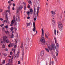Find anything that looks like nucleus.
<instances>
[{"mask_svg": "<svg viewBox=\"0 0 65 65\" xmlns=\"http://www.w3.org/2000/svg\"><path fill=\"white\" fill-rule=\"evenodd\" d=\"M13 23L11 24H11L10 25V26H12V25H13Z\"/></svg>", "mask_w": 65, "mask_h": 65, "instance_id": "603ef678", "label": "nucleus"}, {"mask_svg": "<svg viewBox=\"0 0 65 65\" xmlns=\"http://www.w3.org/2000/svg\"><path fill=\"white\" fill-rule=\"evenodd\" d=\"M19 54H20V52H18L17 53V54H16V56H17V57H19Z\"/></svg>", "mask_w": 65, "mask_h": 65, "instance_id": "6ab92c4d", "label": "nucleus"}, {"mask_svg": "<svg viewBox=\"0 0 65 65\" xmlns=\"http://www.w3.org/2000/svg\"><path fill=\"white\" fill-rule=\"evenodd\" d=\"M58 25L59 29L60 30V31H62V27H63V25L61 24V23L60 22L58 23Z\"/></svg>", "mask_w": 65, "mask_h": 65, "instance_id": "7ed1b4c3", "label": "nucleus"}, {"mask_svg": "<svg viewBox=\"0 0 65 65\" xmlns=\"http://www.w3.org/2000/svg\"><path fill=\"white\" fill-rule=\"evenodd\" d=\"M60 17L61 18L62 17V15H60Z\"/></svg>", "mask_w": 65, "mask_h": 65, "instance_id": "bf43d9fd", "label": "nucleus"}, {"mask_svg": "<svg viewBox=\"0 0 65 65\" xmlns=\"http://www.w3.org/2000/svg\"><path fill=\"white\" fill-rule=\"evenodd\" d=\"M5 60H4L3 61V64H5Z\"/></svg>", "mask_w": 65, "mask_h": 65, "instance_id": "bb28decb", "label": "nucleus"}, {"mask_svg": "<svg viewBox=\"0 0 65 65\" xmlns=\"http://www.w3.org/2000/svg\"><path fill=\"white\" fill-rule=\"evenodd\" d=\"M5 41L6 42V43H8L9 42V40L8 39L6 40Z\"/></svg>", "mask_w": 65, "mask_h": 65, "instance_id": "4be33fe9", "label": "nucleus"}, {"mask_svg": "<svg viewBox=\"0 0 65 65\" xmlns=\"http://www.w3.org/2000/svg\"><path fill=\"white\" fill-rule=\"evenodd\" d=\"M6 65H10V64L9 63H8Z\"/></svg>", "mask_w": 65, "mask_h": 65, "instance_id": "5fc2aeb1", "label": "nucleus"}, {"mask_svg": "<svg viewBox=\"0 0 65 65\" xmlns=\"http://www.w3.org/2000/svg\"><path fill=\"white\" fill-rule=\"evenodd\" d=\"M56 45L57 47H59V44H58V43H56Z\"/></svg>", "mask_w": 65, "mask_h": 65, "instance_id": "c9c22d12", "label": "nucleus"}, {"mask_svg": "<svg viewBox=\"0 0 65 65\" xmlns=\"http://www.w3.org/2000/svg\"><path fill=\"white\" fill-rule=\"evenodd\" d=\"M40 41L41 42V44L43 45H45V44L46 45V43H48V41H47L45 42V39L44 37H42L40 39ZM45 42V43H44Z\"/></svg>", "mask_w": 65, "mask_h": 65, "instance_id": "f03ea898", "label": "nucleus"}, {"mask_svg": "<svg viewBox=\"0 0 65 65\" xmlns=\"http://www.w3.org/2000/svg\"><path fill=\"white\" fill-rule=\"evenodd\" d=\"M20 63H21V62H20V61H19L18 62V64H20Z\"/></svg>", "mask_w": 65, "mask_h": 65, "instance_id": "37998d69", "label": "nucleus"}, {"mask_svg": "<svg viewBox=\"0 0 65 65\" xmlns=\"http://www.w3.org/2000/svg\"><path fill=\"white\" fill-rule=\"evenodd\" d=\"M14 7H13L12 8V10H14Z\"/></svg>", "mask_w": 65, "mask_h": 65, "instance_id": "680f3d73", "label": "nucleus"}, {"mask_svg": "<svg viewBox=\"0 0 65 65\" xmlns=\"http://www.w3.org/2000/svg\"><path fill=\"white\" fill-rule=\"evenodd\" d=\"M5 32L6 34H7V33H8H8H9V32L8 31H5Z\"/></svg>", "mask_w": 65, "mask_h": 65, "instance_id": "e433bc0d", "label": "nucleus"}, {"mask_svg": "<svg viewBox=\"0 0 65 65\" xmlns=\"http://www.w3.org/2000/svg\"><path fill=\"white\" fill-rule=\"evenodd\" d=\"M12 34H13V33H14V31H13V30H12Z\"/></svg>", "mask_w": 65, "mask_h": 65, "instance_id": "13d9d810", "label": "nucleus"}, {"mask_svg": "<svg viewBox=\"0 0 65 65\" xmlns=\"http://www.w3.org/2000/svg\"><path fill=\"white\" fill-rule=\"evenodd\" d=\"M8 9H9H9H10V6H8Z\"/></svg>", "mask_w": 65, "mask_h": 65, "instance_id": "ea45409f", "label": "nucleus"}, {"mask_svg": "<svg viewBox=\"0 0 65 65\" xmlns=\"http://www.w3.org/2000/svg\"><path fill=\"white\" fill-rule=\"evenodd\" d=\"M14 36H13V34H12L11 36V38H13Z\"/></svg>", "mask_w": 65, "mask_h": 65, "instance_id": "7c9ffc66", "label": "nucleus"}, {"mask_svg": "<svg viewBox=\"0 0 65 65\" xmlns=\"http://www.w3.org/2000/svg\"><path fill=\"white\" fill-rule=\"evenodd\" d=\"M24 50H23L22 55V57L21 58L22 60H23V58H24Z\"/></svg>", "mask_w": 65, "mask_h": 65, "instance_id": "9d476101", "label": "nucleus"}, {"mask_svg": "<svg viewBox=\"0 0 65 65\" xmlns=\"http://www.w3.org/2000/svg\"><path fill=\"white\" fill-rule=\"evenodd\" d=\"M51 47H52V48L54 50H55L56 48V46L55 44H52L51 45Z\"/></svg>", "mask_w": 65, "mask_h": 65, "instance_id": "6e6552de", "label": "nucleus"}, {"mask_svg": "<svg viewBox=\"0 0 65 65\" xmlns=\"http://www.w3.org/2000/svg\"><path fill=\"white\" fill-rule=\"evenodd\" d=\"M36 34H35V35L36 34H37V30H36Z\"/></svg>", "mask_w": 65, "mask_h": 65, "instance_id": "e2e57ef3", "label": "nucleus"}, {"mask_svg": "<svg viewBox=\"0 0 65 65\" xmlns=\"http://www.w3.org/2000/svg\"><path fill=\"white\" fill-rule=\"evenodd\" d=\"M17 11L18 12H19V9H18L17 10Z\"/></svg>", "mask_w": 65, "mask_h": 65, "instance_id": "0e129e2a", "label": "nucleus"}, {"mask_svg": "<svg viewBox=\"0 0 65 65\" xmlns=\"http://www.w3.org/2000/svg\"><path fill=\"white\" fill-rule=\"evenodd\" d=\"M8 62H9V63H10V59H9V60Z\"/></svg>", "mask_w": 65, "mask_h": 65, "instance_id": "de8ad7c7", "label": "nucleus"}, {"mask_svg": "<svg viewBox=\"0 0 65 65\" xmlns=\"http://www.w3.org/2000/svg\"><path fill=\"white\" fill-rule=\"evenodd\" d=\"M33 26L34 28H33L32 30L34 32L35 31V30H36V28L35 27V22H34L33 23Z\"/></svg>", "mask_w": 65, "mask_h": 65, "instance_id": "423d86ee", "label": "nucleus"}, {"mask_svg": "<svg viewBox=\"0 0 65 65\" xmlns=\"http://www.w3.org/2000/svg\"><path fill=\"white\" fill-rule=\"evenodd\" d=\"M11 23V24H13V23H14V22H13V20H12Z\"/></svg>", "mask_w": 65, "mask_h": 65, "instance_id": "a19ab883", "label": "nucleus"}, {"mask_svg": "<svg viewBox=\"0 0 65 65\" xmlns=\"http://www.w3.org/2000/svg\"><path fill=\"white\" fill-rule=\"evenodd\" d=\"M5 51H8V49H7V48H6V50H5Z\"/></svg>", "mask_w": 65, "mask_h": 65, "instance_id": "6e6d98bb", "label": "nucleus"}, {"mask_svg": "<svg viewBox=\"0 0 65 65\" xmlns=\"http://www.w3.org/2000/svg\"><path fill=\"white\" fill-rule=\"evenodd\" d=\"M37 17H38V12H39V9H40V7H37Z\"/></svg>", "mask_w": 65, "mask_h": 65, "instance_id": "0eeeda50", "label": "nucleus"}, {"mask_svg": "<svg viewBox=\"0 0 65 65\" xmlns=\"http://www.w3.org/2000/svg\"><path fill=\"white\" fill-rule=\"evenodd\" d=\"M58 54H59V51L58 50H57L56 51V56H58Z\"/></svg>", "mask_w": 65, "mask_h": 65, "instance_id": "ddd939ff", "label": "nucleus"}, {"mask_svg": "<svg viewBox=\"0 0 65 65\" xmlns=\"http://www.w3.org/2000/svg\"><path fill=\"white\" fill-rule=\"evenodd\" d=\"M11 31H12L13 30V27H12L10 29Z\"/></svg>", "mask_w": 65, "mask_h": 65, "instance_id": "c85d7f7f", "label": "nucleus"}, {"mask_svg": "<svg viewBox=\"0 0 65 65\" xmlns=\"http://www.w3.org/2000/svg\"><path fill=\"white\" fill-rule=\"evenodd\" d=\"M46 43V45L48 46V47L49 50H50V51H52V50H53V49L52 47H50V46L51 45H50V44H49V43Z\"/></svg>", "mask_w": 65, "mask_h": 65, "instance_id": "39448f33", "label": "nucleus"}, {"mask_svg": "<svg viewBox=\"0 0 65 65\" xmlns=\"http://www.w3.org/2000/svg\"><path fill=\"white\" fill-rule=\"evenodd\" d=\"M16 21L17 22H20V18L18 17V18H16Z\"/></svg>", "mask_w": 65, "mask_h": 65, "instance_id": "f3484780", "label": "nucleus"}, {"mask_svg": "<svg viewBox=\"0 0 65 65\" xmlns=\"http://www.w3.org/2000/svg\"><path fill=\"white\" fill-rule=\"evenodd\" d=\"M45 50L47 52H48V53H49V50H48V49H47V48H45Z\"/></svg>", "mask_w": 65, "mask_h": 65, "instance_id": "b1692460", "label": "nucleus"}, {"mask_svg": "<svg viewBox=\"0 0 65 65\" xmlns=\"http://www.w3.org/2000/svg\"><path fill=\"white\" fill-rule=\"evenodd\" d=\"M14 29H15V31H17V28H16V27H14Z\"/></svg>", "mask_w": 65, "mask_h": 65, "instance_id": "f704fd0d", "label": "nucleus"}, {"mask_svg": "<svg viewBox=\"0 0 65 65\" xmlns=\"http://www.w3.org/2000/svg\"><path fill=\"white\" fill-rule=\"evenodd\" d=\"M29 11H27V14H28V15H29V14H33V9H32V8H30V9H29Z\"/></svg>", "mask_w": 65, "mask_h": 65, "instance_id": "20e7f679", "label": "nucleus"}, {"mask_svg": "<svg viewBox=\"0 0 65 65\" xmlns=\"http://www.w3.org/2000/svg\"><path fill=\"white\" fill-rule=\"evenodd\" d=\"M6 12H8L9 14H10V10H7L6 11Z\"/></svg>", "mask_w": 65, "mask_h": 65, "instance_id": "393cba45", "label": "nucleus"}, {"mask_svg": "<svg viewBox=\"0 0 65 65\" xmlns=\"http://www.w3.org/2000/svg\"><path fill=\"white\" fill-rule=\"evenodd\" d=\"M26 25H27V27L30 26V25H31V22H30L29 23H27Z\"/></svg>", "mask_w": 65, "mask_h": 65, "instance_id": "a211bd4d", "label": "nucleus"}, {"mask_svg": "<svg viewBox=\"0 0 65 65\" xmlns=\"http://www.w3.org/2000/svg\"><path fill=\"white\" fill-rule=\"evenodd\" d=\"M16 47H17V46L16 45H15L14 46V48H16Z\"/></svg>", "mask_w": 65, "mask_h": 65, "instance_id": "052dcab7", "label": "nucleus"}, {"mask_svg": "<svg viewBox=\"0 0 65 65\" xmlns=\"http://www.w3.org/2000/svg\"><path fill=\"white\" fill-rule=\"evenodd\" d=\"M5 27L6 28H8V25H7L6 26H5Z\"/></svg>", "mask_w": 65, "mask_h": 65, "instance_id": "2f4dec72", "label": "nucleus"}, {"mask_svg": "<svg viewBox=\"0 0 65 65\" xmlns=\"http://www.w3.org/2000/svg\"><path fill=\"white\" fill-rule=\"evenodd\" d=\"M36 9H35V7H34V15H35V12H36Z\"/></svg>", "mask_w": 65, "mask_h": 65, "instance_id": "4468645a", "label": "nucleus"}, {"mask_svg": "<svg viewBox=\"0 0 65 65\" xmlns=\"http://www.w3.org/2000/svg\"><path fill=\"white\" fill-rule=\"evenodd\" d=\"M27 7H28V8H30V5H29V4H28V5Z\"/></svg>", "mask_w": 65, "mask_h": 65, "instance_id": "c756f323", "label": "nucleus"}, {"mask_svg": "<svg viewBox=\"0 0 65 65\" xmlns=\"http://www.w3.org/2000/svg\"><path fill=\"white\" fill-rule=\"evenodd\" d=\"M37 19L36 18H35L34 19V21H35Z\"/></svg>", "mask_w": 65, "mask_h": 65, "instance_id": "58836bf2", "label": "nucleus"}, {"mask_svg": "<svg viewBox=\"0 0 65 65\" xmlns=\"http://www.w3.org/2000/svg\"><path fill=\"white\" fill-rule=\"evenodd\" d=\"M12 52H10V55H12Z\"/></svg>", "mask_w": 65, "mask_h": 65, "instance_id": "c03bdc74", "label": "nucleus"}, {"mask_svg": "<svg viewBox=\"0 0 65 65\" xmlns=\"http://www.w3.org/2000/svg\"><path fill=\"white\" fill-rule=\"evenodd\" d=\"M12 4L11 3V4H9V5L10 6H11V5H12Z\"/></svg>", "mask_w": 65, "mask_h": 65, "instance_id": "864d4df0", "label": "nucleus"}, {"mask_svg": "<svg viewBox=\"0 0 65 65\" xmlns=\"http://www.w3.org/2000/svg\"><path fill=\"white\" fill-rule=\"evenodd\" d=\"M23 42L21 43V46H20V47L21 48H22V49H24V47L23 46Z\"/></svg>", "mask_w": 65, "mask_h": 65, "instance_id": "f8f14e48", "label": "nucleus"}, {"mask_svg": "<svg viewBox=\"0 0 65 65\" xmlns=\"http://www.w3.org/2000/svg\"><path fill=\"white\" fill-rule=\"evenodd\" d=\"M44 52L43 51H41L40 53V56H43Z\"/></svg>", "mask_w": 65, "mask_h": 65, "instance_id": "9b49d317", "label": "nucleus"}, {"mask_svg": "<svg viewBox=\"0 0 65 65\" xmlns=\"http://www.w3.org/2000/svg\"><path fill=\"white\" fill-rule=\"evenodd\" d=\"M7 38V37L6 36H5L3 37V41H4V42H5V40H6V39Z\"/></svg>", "mask_w": 65, "mask_h": 65, "instance_id": "1a4fd4ad", "label": "nucleus"}, {"mask_svg": "<svg viewBox=\"0 0 65 65\" xmlns=\"http://www.w3.org/2000/svg\"><path fill=\"white\" fill-rule=\"evenodd\" d=\"M2 54L3 55L4 57H6V56H7V54L6 53H2Z\"/></svg>", "mask_w": 65, "mask_h": 65, "instance_id": "412c9836", "label": "nucleus"}, {"mask_svg": "<svg viewBox=\"0 0 65 65\" xmlns=\"http://www.w3.org/2000/svg\"><path fill=\"white\" fill-rule=\"evenodd\" d=\"M26 8L25 7L24 8V10H26Z\"/></svg>", "mask_w": 65, "mask_h": 65, "instance_id": "338daca9", "label": "nucleus"}, {"mask_svg": "<svg viewBox=\"0 0 65 65\" xmlns=\"http://www.w3.org/2000/svg\"><path fill=\"white\" fill-rule=\"evenodd\" d=\"M0 20L1 21H3V19L2 18H0Z\"/></svg>", "mask_w": 65, "mask_h": 65, "instance_id": "49530a36", "label": "nucleus"}, {"mask_svg": "<svg viewBox=\"0 0 65 65\" xmlns=\"http://www.w3.org/2000/svg\"><path fill=\"white\" fill-rule=\"evenodd\" d=\"M57 33H59V31H58V30H57Z\"/></svg>", "mask_w": 65, "mask_h": 65, "instance_id": "774afa93", "label": "nucleus"}, {"mask_svg": "<svg viewBox=\"0 0 65 65\" xmlns=\"http://www.w3.org/2000/svg\"><path fill=\"white\" fill-rule=\"evenodd\" d=\"M54 34L55 35H56V29L54 30Z\"/></svg>", "mask_w": 65, "mask_h": 65, "instance_id": "cd10ccee", "label": "nucleus"}, {"mask_svg": "<svg viewBox=\"0 0 65 65\" xmlns=\"http://www.w3.org/2000/svg\"><path fill=\"white\" fill-rule=\"evenodd\" d=\"M8 21H7L6 20H4V21H3V23H5V22H6V23H7V22H8Z\"/></svg>", "mask_w": 65, "mask_h": 65, "instance_id": "5701e85b", "label": "nucleus"}, {"mask_svg": "<svg viewBox=\"0 0 65 65\" xmlns=\"http://www.w3.org/2000/svg\"><path fill=\"white\" fill-rule=\"evenodd\" d=\"M15 50H14V51H13V53H14H14H15Z\"/></svg>", "mask_w": 65, "mask_h": 65, "instance_id": "4d7b16f0", "label": "nucleus"}, {"mask_svg": "<svg viewBox=\"0 0 65 65\" xmlns=\"http://www.w3.org/2000/svg\"><path fill=\"white\" fill-rule=\"evenodd\" d=\"M54 40H55V43H57V39H56V37H55L54 38Z\"/></svg>", "mask_w": 65, "mask_h": 65, "instance_id": "a878e982", "label": "nucleus"}, {"mask_svg": "<svg viewBox=\"0 0 65 65\" xmlns=\"http://www.w3.org/2000/svg\"><path fill=\"white\" fill-rule=\"evenodd\" d=\"M51 13L52 14V23L53 25L55 24V16L54 15L56 14V13L55 12L51 11Z\"/></svg>", "mask_w": 65, "mask_h": 65, "instance_id": "f257e3e1", "label": "nucleus"}, {"mask_svg": "<svg viewBox=\"0 0 65 65\" xmlns=\"http://www.w3.org/2000/svg\"><path fill=\"white\" fill-rule=\"evenodd\" d=\"M14 58H16V55H14Z\"/></svg>", "mask_w": 65, "mask_h": 65, "instance_id": "8fccbe9b", "label": "nucleus"}, {"mask_svg": "<svg viewBox=\"0 0 65 65\" xmlns=\"http://www.w3.org/2000/svg\"><path fill=\"white\" fill-rule=\"evenodd\" d=\"M28 3L29 4H31V1H29L28 2Z\"/></svg>", "mask_w": 65, "mask_h": 65, "instance_id": "72a5a7b5", "label": "nucleus"}, {"mask_svg": "<svg viewBox=\"0 0 65 65\" xmlns=\"http://www.w3.org/2000/svg\"><path fill=\"white\" fill-rule=\"evenodd\" d=\"M42 36H41V37H43V36H44V30H43V29H42Z\"/></svg>", "mask_w": 65, "mask_h": 65, "instance_id": "dca6fc26", "label": "nucleus"}, {"mask_svg": "<svg viewBox=\"0 0 65 65\" xmlns=\"http://www.w3.org/2000/svg\"><path fill=\"white\" fill-rule=\"evenodd\" d=\"M30 17H27V19H30Z\"/></svg>", "mask_w": 65, "mask_h": 65, "instance_id": "09e8293b", "label": "nucleus"}, {"mask_svg": "<svg viewBox=\"0 0 65 65\" xmlns=\"http://www.w3.org/2000/svg\"><path fill=\"white\" fill-rule=\"evenodd\" d=\"M2 46L3 48H5V45L4 44Z\"/></svg>", "mask_w": 65, "mask_h": 65, "instance_id": "4c0bfd02", "label": "nucleus"}, {"mask_svg": "<svg viewBox=\"0 0 65 65\" xmlns=\"http://www.w3.org/2000/svg\"><path fill=\"white\" fill-rule=\"evenodd\" d=\"M4 25V24H2L1 25V27H3V26Z\"/></svg>", "mask_w": 65, "mask_h": 65, "instance_id": "79ce46f5", "label": "nucleus"}, {"mask_svg": "<svg viewBox=\"0 0 65 65\" xmlns=\"http://www.w3.org/2000/svg\"><path fill=\"white\" fill-rule=\"evenodd\" d=\"M23 8V6H19V10H22Z\"/></svg>", "mask_w": 65, "mask_h": 65, "instance_id": "2eb2a0df", "label": "nucleus"}, {"mask_svg": "<svg viewBox=\"0 0 65 65\" xmlns=\"http://www.w3.org/2000/svg\"><path fill=\"white\" fill-rule=\"evenodd\" d=\"M6 20H7V21H8V17H7V14L6 15Z\"/></svg>", "mask_w": 65, "mask_h": 65, "instance_id": "aec40b11", "label": "nucleus"}, {"mask_svg": "<svg viewBox=\"0 0 65 65\" xmlns=\"http://www.w3.org/2000/svg\"><path fill=\"white\" fill-rule=\"evenodd\" d=\"M3 11V9H2L1 10V12H2V11Z\"/></svg>", "mask_w": 65, "mask_h": 65, "instance_id": "69168bd1", "label": "nucleus"}, {"mask_svg": "<svg viewBox=\"0 0 65 65\" xmlns=\"http://www.w3.org/2000/svg\"><path fill=\"white\" fill-rule=\"evenodd\" d=\"M10 44H9L8 45V47H10Z\"/></svg>", "mask_w": 65, "mask_h": 65, "instance_id": "a18cd8bd", "label": "nucleus"}, {"mask_svg": "<svg viewBox=\"0 0 65 65\" xmlns=\"http://www.w3.org/2000/svg\"><path fill=\"white\" fill-rule=\"evenodd\" d=\"M15 6V4L14 3H13V6L14 7Z\"/></svg>", "mask_w": 65, "mask_h": 65, "instance_id": "3c124183", "label": "nucleus"}, {"mask_svg": "<svg viewBox=\"0 0 65 65\" xmlns=\"http://www.w3.org/2000/svg\"><path fill=\"white\" fill-rule=\"evenodd\" d=\"M45 36L46 38H48V36H47V35H46V34H45Z\"/></svg>", "mask_w": 65, "mask_h": 65, "instance_id": "473e14b6", "label": "nucleus"}]
</instances>
